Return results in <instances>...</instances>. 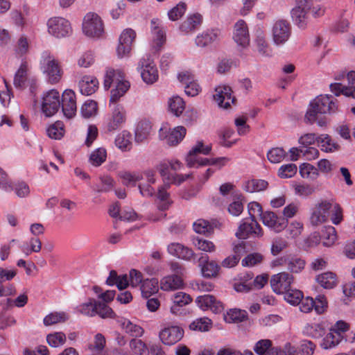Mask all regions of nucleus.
Listing matches in <instances>:
<instances>
[{
    "label": "nucleus",
    "mask_w": 355,
    "mask_h": 355,
    "mask_svg": "<svg viewBox=\"0 0 355 355\" xmlns=\"http://www.w3.org/2000/svg\"><path fill=\"white\" fill-rule=\"evenodd\" d=\"M338 110L337 100L331 96L321 95L313 100L305 114V120L309 123H316L320 127L327 126L325 116L320 114H334Z\"/></svg>",
    "instance_id": "1"
},
{
    "label": "nucleus",
    "mask_w": 355,
    "mask_h": 355,
    "mask_svg": "<svg viewBox=\"0 0 355 355\" xmlns=\"http://www.w3.org/2000/svg\"><path fill=\"white\" fill-rule=\"evenodd\" d=\"M41 69L50 84L59 83L63 75L60 62L54 55L49 53L42 54Z\"/></svg>",
    "instance_id": "2"
},
{
    "label": "nucleus",
    "mask_w": 355,
    "mask_h": 355,
    "mask_svg": "<svg viewBox=\"0 0 355 355\" xmlns=\"http://www.w3.org/2000/svg\"><path fill=\"white\" fill-rule=\"evenodd\" d=\"M47 31L51 36L60 39L69 36L72 33L70 22L62 17H53L46 22Z\"/></svg>",
    "instance_id": "3"
},
{
    "label": "nucleus",
    "mask_w": 355,
    "mask_h": 355,
    "mask_svg": "<svg viewBox=\"0 0 355 355\" xmlns=\"http://www.w3.org/2000/svg\"><path fill=\"white\" fill-rule=\"evenodd\" d=\"M138 69L144 83L152 85L157 81L159 72L154 59L150 54L144 55L138 63Z\"/></svg>",
    "instance_id": "4"
},
{
    "label": "nucleus",
    "mask_w": 355,
    "mask_h": 355,
    "mask_svg": "<svg viewBox=\"0 0 355 355\" xmlns=\"http://www.w3.org/2000/svg\"><path fill=\"white\" fill-rule=\"evenodd\" d=\"M83 33L90 37H100L104 33V25L101 17L95 12H88L83 23Z\"/></svg>",
    "instance_id": "5"
},
{
    "label": "nucleus",
    "mask_w": 355,
    "mask_h": 355,
    "mask_svg": "<svg viewBox=\"0 0 355 355\" xmlns=\"http://www.w3.org/2000/svg\"><path fill=\"white\" fill-rule=\"evenodd\" d=\"M60 105V96L58 90L50 89L43 94L41 109L46 116L54 115L59 110Z\"/></svg>",
    "instance_id": "6"
},
{
    "label": "nucleus",
    "mask_w": 355,
    "mask_h": 355,
    "mask_svg": "<svg viewBox=\"0 0 355 355\" xmlns=\"http://www.w3.org/2000/svg\"><path fill=\"white\" fill-rule=\"evenodd\" d=\"M223 31L217 26L209 27L199 33L195 43L197 46L205 48L219 42L223 38Z\"/></svg>",
    "instance_id": "7"
},
{
    "label": "nucleus",
    "mask_w": 355,
    "mask_h": 355,
    "mask_svg": "<svg viewBox=\"0 0 355 355\" xmlns=\"http://www.w3.org/2000/svg\"><path fill=\"white\" fill-rule=\"evenodd\" d=\"M306 265V261L302 257L297 255L286 254L284 255L271 263L272 267L285 266L287 270L291 273L301 272Z\"/></svg>",
    "instance_id": "8"
},
{
    "label": "nucleus",
    "mask_w": 355,
    "mask_h": 355,
    "mask_svg": "<svg viewBox=\"0 0 355 355\" xmlns=\"http://www.w3.org/2000/svg\"><path fill=\"white\" fill-rule=\"evenodd\" d=\"M310 0H296L295 6L291 10V17L295 24L301 28H305L308 23L309 12L311 9Z\"/></svg>",
    "instance_id": "9"
},
{
    "label": "nucleus",
    "mask_w": 355,
    "mask_h": 355,
    "mask_svg": "<svg viewBox=\"0 0 355 355\" xmlns=\"http://www.w3.org/2000/svg\"><path fill=\"white\" fill-rule=\"evenodd\" d=\"M291 28L289 23L284 19L277 20L272 27V38L277 46L284 45L290 38Z\"/></svg>",
    "instance_id": "10"
},
{
    "label": "nucleus",
    "mask_w": 355,
    "mask_h": 355,
    "mask_svg": "<svg viewBox=\"0 0 355 355\" xmlns=\"http://www.w3.org/2000/svg\"><path fill=\"white\" fill-rule=\"evenodd\" d=\"M211 146H205L202 141H198L189 152L186 157V162L188 166L198 167L200 166H207V164L202 163L205 158L200 157L199 155H207L211 151Z\"/></svg>",
    "instance_id": "11"
},
{
    "label": "nucleus",
    "mask_w": 355,
    "mask_h": 355,
    "mask_svg": "<svg viewBox=\"0 0 355 355\" xmlns=\"http://www.w3.org/2000/svg\"><path fill=\"white\" fill-rule=\"evenodd\" d=\"M293 282L294 277L287 272H281L275 274L270 279L271 288L277 294H282L287 291L291 288Z\"/></svg>",
    "instance_id": "12"
},
{
    "label": "nucleus",
    "mask_w": 355,
    "mask_h": 355,
    "mask_svg": "<svg viewBox=\"0 0 355 355\" xmlns=\"http://www.w3.org/2000/svg\"><path fill=\"white\" fill-rule=\"evenodd\" d=\"M232 38L241 47L245 49L250 45L249 27L243 19H239L234 25Z\"/></svg>",
    "instance_id": "13"
},
{
    "label": "nucleus",
    "mask_w": 355,
    "mask_h": 355,
    "mask_svg": "<svg viewBox=\"0 0 355 355\" xmlns=\"http://www.w3.org/2000/svg\"><path fill=\"white\" fill-rule=\"evenodd\" d=\"M263 234L262 228L254 217L251 218L250 221L241 223L236 232V236L240 239H245L250 236L259 238Z\"/></svg>",
    "instance_id": "14"
},
{
    "label": "nucleus",
    "mask_w": 355,
    "mask_h": 355,
    "mask_svg": "<svg viewBox=\"0 0 355 355\" xmlns=\"http://www.w3.org/2000/svg\"><path fill=\"white\" fill-rule=\"evenodd\" d=\"M183 336V329L177 325L165 326L159 333L160 340L166 345H173L177 343Z\"/></svg>",
    "instance_id": "15"
},
{
    "label": "nucleus",
    "mask_w": 355,
    "mask_h": 355,
    "mask_svg": "<svg viewBox=\"0 0 355 355\" xmlns=\"http://www.w3.org/2000/svg\"><path fill=\"white\" fill-rule=\"evenodd\" d=\"M331 204L329 200H322L315 205L310 216V223L313 226H318L325 223L331 209Z\"/></svg>",
    "instance_id": "16"
},
{
    "label": "nucleus",
    "mask_w": 355,
    "mask_h": 355,
    "mask_svg": "<svg viewBox=\"0 0 355 355\" xmlns=\"http://www.w3.org/2000/svg\"><path fill=\"white\" fill-rule=\"evenodd\" d=\"M136 37V33L131 28L125 29L119 37V42L116 49L117 55L123 58L128 54L132 49V44Z\"/></svg>",
    "instance_id": "17"
},
{
    "label": "nucleus",
    "mask_w": 355,
    "mask_h": 355,
    "mask_svg": "<svg viewBox=\"0 0 355 355\" xmlns=\"http://www.w3.org/2000/svg\"><path fill=\"white\" fill-rule=\"evenodd\" d=\"M214 98L219 107L227 109L234 103L235 98L232 96V89L227 85H219L215 89Z\"/></svg>",
    "instance_id": "18"
},
{
    "label": "nucleus",
    "mask_w": 355,
    "mask_h": 355,
    "mask_svg": "<svg viewBox=\"0 0 355 355\" xmlns=\"http://www.w3.org/2000/svg\"><path fill=\"white\" fill-rule=\"evenodd\" d=\"M151 31L153 34L152 48L153 52L156 53L161 50L166 42L165 31L157 19L151 20Z\"/></svg>",
    "instance_id": "19"
},
{
    "label": "nucleus",
    "mask_w": 355,
    "mask_h": 355,
    "mask_svg": "<svg viewBox=\"0 0 355 355\" xmlns=\"http://www.w3.org/2000/svg\"><path fill=\"white\" fill-rule=\"evenodd\" d=\"M125 118L126 111L124 106L121 104L114 105L111 117L107 125V130L112 132L119 128L125 122Z\"/></svg>",
    "instance_id": "20"
},
{
    "label": "nucleus",
    "mask_w": 355,
    "mask_h": 355,
    "mask_svg": "<svg viewBox=\"0 0 355 355\" xmlns=\"http://www.w3.org/2000/svg\"><path fill=\"white\" fill-rule=\"evenodd\" d=\"M261 220L264 225L273 230L276 232H280L287 225V220L278 216L272 211H266L261 214Z\"/></svg>",
    "instance_id": "21"
},
{
    "label": "nucleus",
    "mask_w": 355,
    "mask_h": 355,
    "mask_svg": "<svg viewBox=\"0 0 355 355\" xmlns=\"http://www.w3.org/2000/svg\"><path fill=\"white\" fill-rule=\"evenodd\" d=\"M196 302L199 308L203 311L211 310L215 313H220L223 310V306L221 302L211 295H205L198 296Z\"/></svg>",
    "instance_id": "22"
},
{
    "label": "nucleus",
    "mask_w": 355,
    "mask_h": 355,
    "mask_svg": "<svg viewBox=\"0 0 355 355\" xmlns=\"http://www.w3.org/2000/svg\"><path fill=\"white\" fill-rule=\"evenodd\" d=\"M62 109L64 116L72 118L76 112V94L71 89H66L62 96Z\"/></svg>",
    "instance_id": "23"
},
{
    "label": "nucleus",
    "mask_w": 355,
    "mask_h": 355,
    "mask_svg": "<svg viewBox=\"0 0 355 355\" xmlns=\"http://www.w3.org/2000/svg\"><path fill=\"white\" fill-rule=\"evenodd\" d=\"M254 44L258 53L263 57H270L272 51L266 40L263 30L258 28L254 33Z\"/></svg>",
    "instance_id": "24"
},
{
    "label": "nucleus",
    "mask_w": 355,
    "mask_h": 355,
    "mask_svg": "<svg viewBox=\"0 0 355 355\" xmlns=\"http://www.w3.org/2000/svg\"><path fill=\"white\" fill-rule=\"evenodd\" d=\"M167 251L171 255L186 261H190L195 255L192 249L179 243H170Z\"/></svg>",
    "instance_id": "25"
},
{
    "label": "nucleus",
    "mask_w": 355,
    "mask_h": 355,
    "mask_svg": "<svg viewBox=\"0 0 355 355\" xmlns=\"http://www.w3.org/2000/svg\"><path fill=\"white\" fill-rule=\"evenodd\" d=\"M199 266L201 268V272L205 277H215L217 276L220 270V266L214 261H209V257L207 254L202 255L199 259Z\"/></svg>",
    "instance_id": "26"
},
{
    "label": "nucleus",
    "mask_w": 355,
    "mask_h": 355,
    "mask_svg": "<svg viewBox=\"0 0 355 355\" xmlns=\"http://www.w3.org/2000/svg\"><path fill=\"white\" fill-rule=\"evenodd\" d=\"M123 80L124 72L121 69L106 68L103 83L105 89L108 90L113 83L116 84Z\"/></svg>",
    "instance_id": "27"
},
{
    "label": "nucleus",
    "mask_w": 355,
    "mask_h": 355,
    "mask_svg": "<svg viewBox=\"0 0 355 355\" xmlns=\"http://www.w3.org/2000/svg\"><path fill=\"white\" fill-rule=\"evenodd\" d=\"M183 279L180 275H171L163 277L160 282V288L165 291H172L183 287Z\"/></svg>",
    "instance_id": "28"
},
{
    "label": "nucleus",
    "mask_w": 355,
    "mask_h": 355,
    "mask_svg": "<svg viewBox=\"0 0 355 355\" xmlns=\"http://www.w3.org/2000/svg\"><path fill=\"white\" fill-rule=\"evenodd\" d=\"M98 87V81L96 78L91 76H85L79 81V88L81 94L89 96L94 94Z\"/></svg>",
    "instance_id": "29"
},
{
    "label": "nucleus",
    "mask_w": 355,
    "mask_h": 355,
    "mask_svg": "<svg viewBox=\"0 0 355 355\" xmlns=\"http://www.w3.org/2000/svg\"><path fill=\"white\" fill-rule=\"evenodd\" d=\"M202 17L200 14L189 16L180 25V30L184 33H189L196 30L202 23Z\"/></svg>",
    "instance_id": "30"
},
{
    "label": "nucleus",
    "mask_w": 355,
    "mask_h": 355,
    "mask_svg": "<svg viewBox=\"0 0 355 355\" xmlns=\"http://www.w3.org/2000/svg\"><path fill=\"white\" fill-rule=\"evenodd\" d=\"M315 281L325 289H332L338 284L337 277L332 272H326L317 275Z\"/></svg>",
    "instance_id": "31"
},
{
    "label": "nucleus",
    "mask_w": 355,
    "mask_h": 355,
    "mask_svg": "<svg viewBox=\"0 0 355 355\" xmlns=\"http://www.w3.org/2000/svg\"><path fill=\"white\" fill-rule=\"evenodd\" d=\"M130 84L128 80L120 81L116 84L114 89L111 90L110 103L114 105L123 97L130 89Z\"/></svg>",
    "instance_id": "32"
},
{
    "label": "nucleus",
    "mask_w": 355,
    "mask_h": 355,
    "mask_svg": "<svg viewBox=\"0 0 355 355\" xmlns=\"http://www.w3.org/2000/svg\"><path fill=\"white\" fill-rule=\"evenodd\" d=\"M132 135L127 130L118 134L115 138V146L122 152L130 151L132 148Z\"/></svg>",
    "instance_id": "33"
},
{
    "label": "nucleus",
    "mask_w": 355,
    "mask_h": 355,
    "mask_svg": "<svg viewBox=\"0 0 355 355\" xmlns=\"http://www.w3.org/2000/svg\"><path fill=\"white\" fill-rule=\"evenodd\" d=\"M343 338V335L330 329L329 332L323 338L320 346L324 349H329L337 346Z\"/></svg>",
    "instance_id": "34"
},
{
    "label": "nucleus",
    "mask_w": 355,
    "mask_h": 355,
    "mask_svg": "<svg viewBox=\"0 0 355 355\" xmlns=\"http://www.w3.org/2000/svg\"><path fill=\"white\" fill-rule=\"evenodd\" d=\"M186 128L183 126H178L170 130L168 134L164 137L168 145L173 146L179 144L186 135Z\"/></svg>",
    "instance_id": "35"
},
{
    "label": "nucleus",
    "mask_w": 355,
    "mask_h": 355,
    "mask_svg": "<svg viewBox=\"0 0 355 355\" xmlns=\"http://www.w3.org/2000/svg\"><path fill=\"white\" fill-rule=\"evenodd\" d=\"M172 301L173 305L171 307V312L177 314L179 311V307L184 306L191 303L192 298L185 293L178 292L172 296Z\"/></svg>",
    "instance_id": "36"
},
{
    "label": "nucleus",
    "mask_w": 355,
    "mask_h": 355,
    "mask_svg": "<svg viewBox=\"0 0 355 355\" xmlns=\"http://www.w3.org/2000/svg\"><path fill=\"white\" fill-rule=\"evenodd\" d=\"M317 141L321 150L332 153L339 149V145L329 135L323 134L318 137Z\"/></svg>",
    "instance_id": "37"
},
{
    "label": "nucleus",
    "mask_w": 355,
    "mask_h": 355,
    "mask_svg": "<svg viewBox=\"0 0 355 355\" xmlns=\"http://www.w3.org/2000/svg\"><path fill=\"white\" fill-rule=\"evenodd\" d=\"M120 322L122 329L130 336L140 337L144 334V329L139 325L132 322L130 320L123 318Z\"/></svg>",
    "instance_id": "38"
},
{
    "label": "nucleus",
    "mask_w": 355,
    "mask_h": 355,
    "mask_svg": "<svg viewBox=\"0 0 355 355\" xmlns=\"http://www.w3.org/2000/svg\"><path fill=\"white\" fill-rule=\"evenodd\" d=\"M299 172L302 178L314 181L320 175L318 169L309 163H303L300 166Z\"/></svg>",
    "instance_id": "39"
},
{
    "label": "nucleus",
    "mask_w": 355,
    "mask_h": 355,
    "mask_svg": "<svg viewBox=\"0 0 355 355\" xmlns=\"http://www.w3.org/2000/svg\"><path fill=\"white\" fill-rule=\"evenodd\" d=\"M159 291V282L155 278L147 279L143 281L141 286L142 295L148 298Z\"/></svg>",
    "instance_id": "40"
},
{
    "label": "nucleus",
    "mask_w": 355,
    "mask_h": 355,
    "mask_svg": "<svg viewBox=\"0 0 355 355\" xmlns=\"http://www.w3.org/2000/svg\"><path fill=\"white\" fill-rule=\"evenodd\" d=\"M119 177L125 186H135L136 183L143 179V175L139 172L121 171Z\"/></svg>",
    "instance_id": "41"
},
{
    "label": "nucleus",
    "mask_w": 355,
    "mask_h": 355,
    "mask_svg": "<svg viewBox=\"0 0 355 355\" xmlns=\"http://www.w3.org/2000/svg\"><path fill=\"white\" fill-rule=\"evenodd\" d=\"M107 152L103 147L94 150L89 157V162L94 166H100L107 159Z\"/></svg>",
    "instance_id": "42"
},
{
    "label": "nucleus",
    "mask_w": 355,
    "mask_h": 355,
    "mask_svg": "<svg viewBox=\"0 0 355 355\" xmlns=\"http://www.w3.org/2000/svg\"><path fill=\"white\" fill-rule=\"evenodd\" d=\"M151 130V124L149 121H140L135 131V141L141 143L145 141L150 135Z\"/></svg>",
    "instance_id": "43"
},
{
    "label": "nucleus",
    "mask_w": 355,
    "mask_h": 355,
    "mask_svg": "<svg viewBox=\"0 0 355 355\" xmlns=\"http://www.w3.org/2000/svg\"><path fill=\"white\" fill-rule=\"evenodd\" d=\"M247 316L248 314L245 310L232 309L225 315V320L228 323L241 322L244 321Z\"/></svg>",
    "instance_id": "44"
},
{
    "label": "nucleus",
    "mask_w": 355,
    "mask_h": 355,
    "mask_svg": "<svg viewBox=\"0 0 355 355\" xmlns=\"http://www.w3.org/2000/svg\"><path fill=\"white\" fill-rule=\"evenodd\" d=\"M64 125L62 122L58 121L46 129L47 135L53 139H60L64 135Z\"/></svg>",
    "instance_id": "45"
},
{
    "label": "nucleus",
    "mask_w": 355,
    "mask_h": 355,
    "mask_svg": "<svg viewBox=\"0 0 355 355\" xmlns=\"http://www.w3.org/2000/svg\"><path fill=\"white\" fill-rule=\"evenodd\" d=\"M69 315L65 312H53L44 318V324L51 326L58 323L64 322L69 319Z\"/></svg>",
    "instance_id": "46"
},
{
    "label": "nucleus",
    "mask_w": 355,
    "mask_h": 355,
    "mask_svg": "<svg viewBox=\"0 0 355 355\" xmlns=\"http://www.w3.org/2000/svg\"><path fill=\"white\" fill-rule=\"evenodd\" d=\"M268 187V182L263 180H251L245 182L243 189L249 193L259 192Z\"/></svg>",
    "instance_id": "47"
},
{
    "label": "nucleus",
    "mask_w": 355,
    "mask_h": 355,
    "mask_svg": "<svg viewBox=\"0 0 355 355\" xmlns=\"http://www.w3.org/2000/svg\"><path fill=\"white\" fill-rule=\"evenodd\" d=\"M28 64L26 62L21 64L14 78V85L17 88L24 86L27 80Z\"/></svg>",
    "instance_id": "48"
},
{
    "label": "nucleus",
    "mask_w": 355,
    "mask_h": 355,
    "mask_svg": "<svg viewBox=\"0 0 355 355\" xmlns=\"http://www.w3.org/2000/svg\"><path fill=\"white\" fill-rule=\"evenodd\" d=\"M98 302L94 299H89L87 302L80 304L78 311L87 316L93 317L96 315Z\"/></svg>",
    "instance_id": "49"
},
{
    "label": "nucleus",
    "mask_w": 355,
    "mask_h": 355,
    "mask_svg": "<svg viewBox=\"0 0 355 355\" xmlns=\"http://www.w3.org/2000/svg\"><path fill=\"white\" fill-rule=\"evenodd\" d=\"M193 244L198 250L209 253L214 252L216 250L212 241L199 237L193 239Z\"/></svg>",
    "instance_id": "50"
},
{
    "label": "nucleus",
    "mask_w": 355,
    "mask_h": 355,
    "mask_svg": "<svg viewBox=\"0 0 355 355\" xmlns=\"http://www.w3.org/2000/svg\"><path fill=\"white\" fill-rule=\"evenodd\" d=\"M21 251L26 255H30L32 252H39L42 249V242L37 237L30 239L28 243L24 244L21 247Z\"/></svg>",
    "instance_id": "51"
},
{
    "label": "nucleus",
    "mask_w": 355,
    "mask_h": 355,
    "mask_svg": "<svg viewBox=\"0 0 355 355\" xmlns=\"http://www.w3.org/2000/svg\"><path fill=\"white\" fill-rule=\"evenodd\" d=\"M211 327V320L205 317L198 318L189 324V329L192 331H207Z\"/></svg>",
    "instance_id": "52"
},
{
    "label": "nucleus",
    "mask_w": 355,
    "mask_h": 355,
    "mask_svg": "<svg viewBox=\"0 0 355 355\" xmlns=\"http://www.w3.org/2000/svg\"><path fill=\"white\" fill-rule=\"evenodd\" d=\"M168 105L171 111L177 116H179L185 108L183 99L180 96H173L169 99Z\"/></svg>",
    "instance_id": "53"
},
{
    "label": "nucleus",
    "mask_w": 355,
    "mask_h": 355,
    "mask_svg": "<svg viewBox=\"0 0 355 355\" xmlns=\"http://www.w3.org/2000/svg\"><path fill=\"white\" fill-rule=\"evenodd\" d=\"M336 238L335 228L332 226L325 227L322 235L323 245L326 247L331 246L335 243Z\"/></svg>",
    "instance_id": "54"
},
{
    "label": "nucleus",
    "mask_w": 355,
    "mask_h": 355,
    "mask_svg": "<svg viewBox=\"0 0 355 355\" xmlns=\"http://www.w3.org/2000/svg\"><path fill=\"white\" fill-rule=\"evenodd\" d=\"M293 189L295 194L301 198H308L315 191V188L309 184H295Z\"/></svg>",
    "instance_id": "55"
},
{
    "label": "nucleus",
    "mask_w": 355,
    "mask_h": 355,
    "mask_svg": "<svg viewBox=\"0 0 355 355\" xmlns=\"http://www.w3.org/2000/svg\"><path fill=\"white\" fill-rule=\"evenodd\" d=\"M130 347L137 355H148L149 353L148 346L140 339H132L130 342Z\"/></svg>",
    "instance_id": "56"
},
{
    "label": "nucleus",
    "mask_w": 355,
    "mask_h": 355,
    "mask_svg": "<svg viewBox=\"0 0 355 355\" xmlns=\"http://www.w3.org/2000/svg\"><path fill=\"white\" fill-rule=\"evenodd\" d=\"M67 340L65 334L63 332H55L46 336L48 344L52 347H58L63 345Z\"/></svg>",
    "instance_id": "57"
},
{
    "label": "nucleus",
    "mask_w": 355,
    "mask_h": 355,
    "mask_svg": "<svg viewBox=\"0 0 355 355\" xmlns=\"http://www.w3.org/2000/svg\"><path fill=\"white\" fill-rule=\"evenodd\" d=\"M272 343L269 339H262L257 342L254 346V351L258 355H266L270 349H274Z\"/></svg>",
    "instance_id": "58"
},
{
    "label": "nucleus",
    "mask_w": 355,
    "mask_h": 355,
    "mask_svg": "<svg viewBox=\"0 0 355 355\" xmlns=\"http://www.w3.org/2000/svg\"><path fill=\"white\" fill-rule=\"evenodd\" d=\"M97 111V103L92 100L85 101L81 107V113L85 118H89L96 116Z\"/></svg>",
    "instance_id": "59"
},
{
    "label": "nucleus",
    "mask_w": 355,
    "mask_h": 355,
    "mask_svg": "<svg viewBox=\"0 0 355 355\" xmlns=\"http://www.w3.org/2000/svg\"><path fill=\"white\" fill-rule=\"evenodd\" d=\"M282 294H284L285 300L293 305L298 304L303 297L302 293L300 291L291 289V288Z\"/></svg>",
    "instance_id": "60"
},
{
    "label": "nucleus",
    "mask_w": 355,
    "mask_h": 355,
    "mask_svg": "<svg viewBox=\"0 0 355 355\" xmlns=\"http://www.w3.org/2000/svg\"><path fill=\"white\" fill-rule=\"evenodd\" d=\"M194 231L198 234H210L213 231L212 225L204 219L197 220L193 225Z\"/></svg>",
    "instance_id": "61"
},
{
    "label": "nucleus",
    "mask_w": 355,
    "mask_h": 355,
    "mask_svg": "<svg viewBox=\"0 0 355 355\" xmlns=\"http://www.w3.org/2000/svg\"><path fill=\"white\" fill-rule=\"evenodd\" d=\"M168 187V185H164L158 189L157 197L162 202V204L159 205V208L162 210L168 209L172 202L169 199V194L166 191V187Z\"/></svg>",
    "instance_id": "62"
},
{
    "label": "nucleus",
    "mask_w": 355,
    "mask_h": 355,
    "mask_svg": "<svg viewBox=\"0 0 355 355\" xmlns=\"http://www.w3.org/2000/svg\"><path fill=\"white\" fill-rule=\"evenodd\" d=\"M297 166L294 164L282 165L278 171V175L282 178H290L297 173Z\"/></svg>",
    "instance_id": "63"
},
{
    "label": "nucleus",
    "mask_w": 355,
    "mask_h": 355,
    "mask_svg": "<svg viewBox=\"0 0 355 355\" xmlns=\"http://www.w3.org/2000/svg\"><path fill=\"white\" fill-rule=\"evenodd\" d=\"M285 156L286 152L281 148H272L267 154L268 160L275 164L282 162Z\"/></svg>",
    "instance_id": "64"
}]
</instances>
